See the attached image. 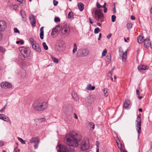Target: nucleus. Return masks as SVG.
I'll list each match as a JSON object with an SVG mask.
<instances>
[{
    "label": "nucleus",
    "mask_w": 152,
    "mask_h": 152,
    "mask_svg": "<svg viewBox=\"0 0 152 152\" xmlns=\"http://www.w3.org/2000/svg\"><path fill=\"white\" fill-rule=\"evenodd\" d=\"M81 136L75 133H70L67 134L64 138L65 143L67 145L73 147H77L78 145L79 142L81 140Z\"/></svg>",
    "instance_id": "f257e3e1"
},
{
    "label": "nucleus",
    "mask_w": 152,
    "mask_h": 152,
    "mask_svg": "<svg viewBox=\"0 0 152 152\" xmlns=\"http://www.w3.org/2000/svg\"><path fill=\"white\" fill-rule=\"evenodd\" d=\"M32 106L35 111L42 112L47 108L48 104L47 102L43 101H36L33 103Z\"/></svg>",
    "instance_id": "f03ea898"
},
{
    "label": "nucleus",
    "mask_w": 152,
    "mask_h": 152,
    "mask_svg": "<svg viewBox=\"0 0 152 152\" xmlns=\"http://www.w3.org/2000/svg\"><path fill=\"white\" fill-rule=\"evenodd\" d=\"M89 51L87 49L81 48L77 50L76 54V57L79 58L85 57L89 54Z\"/></svg>",
    "instance_id": "7ed1b4c3"
},
{
    "label": "nucleus",
    "mask_w": 152,
    "mask_h": 152,
    "mask_svg": "<svg viewBox=\"0 0 152 152\" xmlns=\"http://www.w3.org/2000/svg\"><path fill=\"white\" fill-rule=\"evenodd\" d=\"M95 17L97 20L100 22H103L104 21V16L103 14L101 12L100 9H96L94 11Z\"/></svg>",
    "instance_id": "20e7f679"
},
{
    "label": "nucleus",
    "mask_w": 152,
    "mask_h": 152,
    "mask_svg": "<svg viewBox=\"0 0 152 152\" xmlns=\"http://www.w3.org/2000/svg\"><path fill=\"white\" fill-rule=\"evenodd\" d=\"M89 147V145L88 140H83L81 142L80 147L81 151H85L88 149Z\"/></svg>",
    "instance_id": "39448f33"
},
{
    "label": "nucleus",
    "mask_w": 152,
    "mask_h": 152,
    "mask_svg": "<svg viewBox=\"0 0 152 152\" xmlns=\"http://www.w3.org/2000/svg\"><path fill=\"white\" fill-rule=\"evenodd\" d=\"M30 142L32 143H34V149H37L39 145V140L38 137H36L32 138L30 140Z\"/></svg>",
    "instance_id": "423d86ee"
},
{
    "label": "nucleus",
    "mask_w": 152,
    "mask_h": 152,
    "mask_svg": "<svg viewBox=\"0 0 152 152\" xmlns=\"http://www.w3.org/2000/svg\"><path fill=\"white\" fill-rule=\"evenodd\" d=\"M58 149L57 150L58 152H70V151L66 146L60 145L58 146Z\"/></svg>",
    "instance_id": "0eeeda50"
},
{
    "label": "nucleus",
    "mask_w": 152,
    "mask_h": 152,
    "mask_svg": "<svg viewBox=\"0 0 152 152\" xmlns=\"http://www.w3.org/2000/svg\"><path fill=\"white\" fill-rule=\"evenodd\" d=\"M58 45H56V48L59 52L62 51L63 48L64 47V42L62 40H59L58 42Z\"/></svg>",
    "instance_id": "6e6552de"
},
{
    "label": "nucleus",
    "mask_w": 152,
    "mask_h": 152,
    "mask_svg": "<svg viewBox=\"0 0 152 152\" xmlns=\"http://www.w3.org/2000/svg\"><path fill=\"white\" fill-rule=\"evenodd\" d=\"M141 118H137V120L136 121V122L137 123V125L136 126V129L137 131V132L139 134L138 138L139 137V134H140L141 133Z\"/></svg>",
    "instance_id": "1a4fd4ad"
},
{
    "label": "nucleus",
    "mask_w": 152,
    "mask_h": 152,
    "mask_svg": "<svg viewBox=\"0 0 152 152\" xmlns=\"http://www.w3.org/2000/svg\"><path fill=\"white\" fill-rule=\"evenodd\" d=\"M19 50L21 52V53L24 54V55H27L28 57L29 56V55L28 52L29 50V48L22 47L19 48Z\"/></svg>",
    "instance_id": "9d476101"
},
{
    "label": "nucleus",
    "mask_w": 152,
    "mask_h": 152,
    "mask_svg": "<svg viewBox=\"0 0 152 152\" xmlns=\"http://www.w3.org/2000/svg\"><path fill=\"white\" fill-rule=\"evenodd\" d=\"M62 111L66 114H69L71 112L70 105L69 104L64 105L62 110Z\"/></svg>",
    "instance_id": "9b49d317"
},
{
    "label": "nucleus",
    "mask_w": 152,
    "mask_h": 152,
    "mask_svg": "<svg viewBox=\"0 0 152 152\" xmlns=\"http://www.w3.org/2000/svg\"><path fill=\"white\" fill-rule=\"evenodd\" d=\"M1 86L4 88H10L12 87V85L7 82H4L0 83Z\"/></svg>",
    "instance_id": "f8f14e48"
},
{
    "label": "nucleus",
    "mask_w": 152,
    "mask_h": 152,
    "mask_svg": "<svg viewBox=\"0 0 152 152\" xmlns=\"http://www.w3.org/2000/svg\"><path fill=\"white\" fill-rule=\"evenodd\" d=\"M7 27V24L3 21H0V31H4Z\"/></svg>",
    "instance_id": "ddd939ff"
},
{
    "label": "nucleus",
    "mask_w": 152,
    "mask_h": 152,
    "mask_svg": "<svg viewBox=\"0 0 152 152\" xmlns=\"http://www.w3.org/2000/svg\"><path fill=\"white\" fill-rule=\"evenodd\" d=\"M130 105H131V101L130 100L128 99H126L123 104V108L127 109Z\"/></svg>",
    "instance_id": "4468645a"
},
{
    "label": "nucleus",
    "mask_w": 152,
    "mask_h": 152,
    "mask_svg": "<svg viewBox=\"0 0 152 152\" xmlns=\"http://www.w3.org/2000/svg\"><path fill=\"white\" fill-rule=\"evenodd\" d=\"M62 27H61L60 25H58L56 26L55 28H53L52 30V32L51 33V35H54L53 32H57L59 31L61 29Z\"/></svg>",
    "instance_id": "2eb2a0df"
},
{
    "label": "nucleus",
    "mask_w": 152,
    "mask_h": 152,
    "mask_svg": "<svg viewBox=\"0 0 152 152\" xmlns=\"http://www.w3.org/2000/svg\"><path fill=\"white\" fill-rule=\"evenodd\" d=\"M151 42H150V39L149 38H146L144 40V45L147 48L150 46V44H151Z\"/></svg>",
    "instance_id": "dca6fc26"
},
{
    "label": "nucleus",
    "mask_w": 152,
    "mask_h": 152,
    "mask_svg": "<svg viewBox=\"0 0 152 152\" xmlns=\"http://www.w3.org/2000/svg\"><path fill=\"white\" fill-rule=\"evenodd\" d=\"M32 47L35 50H36L38 52H40L41 51V49L39 45L37 44H36L32 46Z\"/></svg>",
    "instance_id": "f3484780"
},
{
    "label": "nucleus",
    "mask_w": 152,
    "mask_h": 152,
    "mask_svg": "<svg viewBox=\"0 0 152 152\" xmlns=\"http://www.w3.org/2000/svg\"><path fill=\"white\" fill-rule=\"evenodd\" d=\"M72 98L75 101H77V100H79V97L77 95V93L75 91H72Z\"/></svg>",
    "instance_id": "a211bd4d"
},
{
    "label": "nucleus",
    "mask_w": 152,
    "mask_h": 152,
    "mask_svg": "<svg viewBox=\"0 0 152 152\" xmlns=\"http://www.w3.org/2000/svg\"><path fill=\"white\" fill-rule=\"evenodd\" d=\"M138 69L140 70H145L149 69V67L146 65H140L138 67Z\"/></svg>",
    "instance_id": "6ab92c4d"
},
{
    "label": "nucleus",
    "mask_w": 152,
    "mask_h": 152,
    "mask_svg": "<svg viewBox=\"0 0 152 152\" xmlns=\"http://www.w3.org/2000/svg\"><path fill=\"white\" fill-rule=\"evenodd\" d=\"M20 14L22 18V20L24 21H26L27 20V18L25 12L23 10H21Z\"/></svg>",
    "instance_id": "aec40b11"
},
{
    "label": "nucleus",
    "mask_w": 152,
    "mask_h": 152,
    "mask_svg": "<svg viewBox=\"0 0 152 152\" xmlns=\"http://www.w3.org/2000/svg\"><path fill=\"white\" fill-rule=\"evenodd\" d=\"M0 119L6 121H8L9 120L8 117L6 116L3 114H0Z\"/></svg>",
    "instance_id": "412c9836"
},
{
    "label": "nucleus",
    "mask_w": 152,
    "mask_h": 152,
    "mask_svg": "<svg viewBox=\"0 0 152 152\" xmlns=\"http://www.w3.org/2000/svg\"><path fill=\"white\" fill-rule=\"evenodd\" d=\"M77 6L79 10L81 11H83L84 8V4L82 3H78Z\"/></svg>",
    "instance_id": "4be33fe9"
},
{
    "label": "nucleus",
    "mask_w": 152,
    "mask_h": 152,
    "mask_svg": "<svg viewBox=\"0 0 152 152\" xmlns=\"http://www.w3.org/2000/svg\"><path fill=\"white\" fill-rule=\"evenodd\" d=\"M143 37L141 35L137 37V42L139 43H142L144 42V40L143 39Z\"/></svg>",
    "instance_id": "5701e85b"
},
{
    "label": "nucleus",
    "mask_w": 152,
    "mask_h": 152,
    "mask_svg": "<svg viewBox=\"0 0 152 152\" xmlns=\"http://www.w3.org/2000/svg\"><path fill=\"white\" fill-rule=\"evenodd\" d=\"M127 57V52H125V53H123V56L122 57V60L124 62H125L126 61Z\"/></svg>",
    "instance_id": "b1692460"
},
{
    "label": "nucleus",
    "mask_w": 152,
    "mask_h": 152,
    "mask_svg": "<svg viewBox=\"0 0 152 152\" xmlns=\"http://www.w3.org/2000/svg\"><path fill=\"white\" fill-rule=\"evenodd\" d=\"M111 58L110 54L109 53H107L106 58V61L108 62H109L111 60Z\"/></svg>",
    "instance_id": "393cba45"
},
{
    "label": "nucleus",
    "mask_w": 152,
    "mask_h": 152,
    "mask_svg": "<svg viewBox=\"0 0 152 152\" xmlns=\"http://www.w3.org/2000/svg\"><path fill=\"white\" fill-rule=\"evenodd\" d=\"M19 58L22 60H24L25 58L28 57L27 55H24V54L21 53V55L19 56Z\"/></svg>",
    "instance_id": "a878e982"
},
{
    "label": "nucleus",
    "mask_w": 152,
    "mask_h": 152,
    "mask_svg": "<svg viewBox=\"0 0 152 152\" xmlns=\"http://www.w3.org/2000/svg\"><path fill=\"white\" fill-rule=\"evenodd\" d=\"M51 59L53 60L54 62L58 63V60L57 58L51 55Z\"/></svg>",
    "instance_id": "bb28decb"
},
{
    "label": "nucleus",
    "mask_w": 152,
    "mask_h": 152,
    "mask_svg": "<svg viewBox=\"0 0 152 152\" xmlns=\"http://www.w3.org/2000/svg\"><path fill=\"white\" fill-rule=\"evenodd\" d=\"M29 40L31 42V43L32 45V46L33 45H34L36 44V42L34 40V39L33 38H30Z\"/></svg>",
    "instance_id": "cd10ccee"
},
{
    "label": "nucleus",
    "mask_w": 152,
    "mask_h": 152,
    "mask_svg": "<svg viewBox=\"0 0 152 152\" xmlns=\"http://www.w3.org/2000/svg\"><path fill=\"white\" fill-rule=\"evenodd\" d=\"M36 121L39 122H44L45 121V118H41L39 119H36Z\"/></svg>",
    "instance_id": "c85d7f7f"
},
{
    "label": "nucleus",
    "mask_w": 152,
    "mask_h": 152,
    "mask_svg": "<svg viewBox=\"0 0 152 152\" xmlns=\"http://www.w3.org/2000/svg\"><path fill=\"white\" fill-rule=\"evenodd\" d=\"M77 47L75 43H74V48H73L72 52L73 53H75L77 50Z\"/></svg>",
    "instance_id": "c756f323"
},
{
    "label": "nucleus",
    "mask_w": 152,
    "mask_h": 152,
    "mask_svg": "<svg viewBox=\"0 0 152 152\" xmlns=\"http://www.w3.org/2000/svg\"><path fill=\"white\" fill-rule=\"evenodd\" d=\"M42 45L44 47V48L45 50H48V47L46 45L45 42H44L42 43Z\"/></svg>",
    "instance_id": "7c9ffc66"
},
{
    "label": "nucleus",
    "mask_w": 152,
    "mask_h": 152,
    "mask_svg": "<svg viewBox=\"0 0 152 152\" xmlns=\"http://www.w3.org/2000/svg\"><path fill=\"white\" fill-rule=\"evenodd\" d=\"M18 139L20 142H21L22 144H25L26 141H24L22 138H21L19 137H18Z\"/></svg>",
    "instance_id": "2f4dec72"
},
{
    "label": "nucleus",
    "mask_w": 152,
    "mask_h": 152,
    "mask_svg": "<svg viewBox=\"0 0 152 152\" xmlns=\"http://www.w3.org/2000/svg\"><path fill=\"white\" fill-rule=\"evenodd\" d=\"M89 127L92 128V129L93 130L94 129V123L91 122L89 124Z\"/></svg>",
    "instance_id": "473e14b6"
},
{
    "label": "nucleus",
    "mask_w": 152,
    "mask_h": 152,
    "mask_svg": "<svg viewBox=\"0 0 152 152\" xmlns=\"http://www.w3.org/2000/svg\"><path fill=\"white\" fill-rule=\"evenodd\" d=\"M100 31V29L99 28L97 27L95 28L94 30V33L95 34H97Z\"/></svg>",
    "instance_id": "72a5a7b5"
},
{
    "label": "nucleus",
    "mask_w": 152,
    "mask_h": 152,
    "mask_svg": "<svg viewBox=\"0 0 152 152\" xmlns=\"http://www.w3.org/2000/svg\"><path fill=\"white\" fill-rule=\"evenodd\" d=\"M5 49L4 48L1 46H0V51L1 52L4 53H5Z\"/></svg>",
    "instance_id": "f704fd0d"
},
{
    "label": "nucleus",
    "mask_w": 152,
    "mask_h": 152,
    "mask_svg": "<svg viewBox=\"0 0 152 152\" xmlns=\"http://www.w3.org/2000/svg\"><path fill=\"white\" fill-rule=\"evenodd\" d=\"M126 26H127V28L130 29L132 28V25L131 23H128L126 25Z\"/></svg>",
    "instance_id": "c9c22d12"
},
{
    "label": "nucleus",
    "mask_w": 152,
    "mask_h": 152,
    "mask_svg": "<svg viewBox=\"0 0 152 152\" xmlns=\"http://www.w3.org/2000/svg\"><path fill=\"white\" fill-rule=\"evenodd\" d=\"M60 19L58 17H56L54 18V21L55 22H60Z\"/></svg>",
    "instance_id": "e433bc0d"
},
{
    "label": "nucleus",
    "mask_w": 152,
    "mask_h": 152,
    "mask_svg": "<svg viewBox=\"0 0 152 152\" xmlns=\"http://www.w3.org/2000/svg\"><path fill=\"white\" fill-rule=\"evenodd\" d=\"M107 50L106 49H104L103 52H102V56H105L106 55V54L107 53Z\"/></svg>",
    "instance_id": "4c0bfd02"
},
{
    "label": "nucleus",
    "mask_w": 152,
    "mask_h": 152,
    "mask_svg": "<svg viewBox=\"0 0 152 152\" xmlns=\"http://www.w3.org/2000/svg\"><path fill=\"white\" fill-rule=\"evenodd\" d=\"M116 16L115 15H112L111 17L112 21L114 22L115 21Z\"/></svg>",
    "instance_id": "58836bf2"
},
{
    "label": "nucleus",
    "mask_w": 152,
    "mask_h": 152,
    "mask_svg": "<svg viewBox=\"0 0 152 152\" xmlns=\"http://www.w3.org/2000/svg\"><path fill=\"white\" fill-rule=\"evenodd\" d=\"M91 88V84H88L86 88V89L87 90H90Z\"/></svg>",
    "instance_id": "ea45409f"
},
{
    "label": "nucleus",
    "mask_w": 152,
    "mask_h": 152,
    "mask_svg": "<svg viewBox=\"0 0 152 152\" xmlns=\"http://www.w3.org/2000/svg\"><path fill=\"white\" fill-rule=\"evenodd\" d=\"M104 94V95L106 96H107L108 95V93L107 90L104 89L103 90Z\"/></svg>",
    "instance_id": "a19ab883"
},
{
    "label": "nucleus",
    "mask_w": 152,
    "mask_h": 152,
    "mask_svg": "<svg viewBox=\"0 0 152 152\" xmlns=\"http://www.w3.org/2000/svg\"><path fill=\"white\" fill-rule=\"evenodd\" d=\"M64 31L65 33H69V28L64 29Z\"/></svg>",
    "instance_id": "79ce46f5"
},
{
    "label": "nucleus",
    "mask_w": 152,
    "mask_h": 152,
    "mask_svg": "<svg viewBox=\"0 0 152 152\" xmlns=\"http://www.w3.org/2000/svg\"><path fill=\"white\" fill-rule=\"evenodd\" d=\"M44 33H40V37L41 39H42L44 38Z\"/></svg>",
    "instance_id": "37998d69"
},
{
    "label": "nucleus",
    "mask_w": 152,
    "mask_h": 152,
    "mask_svg": "<svg viewBox=\"0 0 152 152\" xmlns=\"http://www.w3.org/2000/svg\"><path fill=\"white\" fill-rule=\"evenodd\" d=\"M63 28V29H64L69 28V26L67 24H65L64 25Z\"/></svg>",
    "instance_id": "c03bdc74"
},
{
    "label": "nucleus",
    "mask_w": 152,
    "mask_h": 152,
    "mask_svg": "<svg viewBox=\"0 0 152 152\" xmlns=\"http://www.w3.org/2000/svg\"><path fill=\"white\" fill-rule=\"evenodd\" d=\"M58 3V2L57 1L54 0L53 1V4L55 6H56Z\"/></svg>",
    "instance_id": "a18cd8bd"
},
{
    "label": "nucleus",
    "mask_w": 152,
    "mask_h": 152,
    "mask_svg": "<svg viewBox=\"0 0 152 152\" xmlns=\"http://www.w3.org/2000/svg\"><path fill=\"white\" fill-rule=\"evenodd\" d=\"M96 5L97 7L98 8H102V6L100 5L98 2H97Z\"/></svg>",
    "instance_id": "49530a36"
},
{
    "label": "nucleus",
    "mask_w": 152,
    "mask_h": 152,
    "mask_svg": "<svg viewBox=\"0 0 152 152\" xmlns=\"http://www.w3.org/2000/svg\"><path fill=\"white\" fill-rule=\"evenodd\" d=\"M30 19L32 21L36 20L35 17L33 15H32V16L30 18Z\"/></svg>",
    "instance_id": "de8ad7c7"
},
{
    "label": "nucleus",
    "mask_w": 152,
    "mask_h": 152,
    "mask_svg": "<svg viewBox=\"0 0 152 152\" xmlns=\"http://www.w3.org/2000/svg\"><path fill=\"white\" fill-rule=\"evenodd\" d=\"M71 14H72V12H69L68 15V18H71Z\"/></svg>",
    "instance_id": "09e8293b"
},
{
    "label": "nucleus",
    "mask_w": 152,
    "mask_h": 152,
    "mask_svg": "<svg viewBox=\"0 0 152 152\" xmlns=\"http://www.w3.org/2000/svg\"><path fill=\"white\" fill-rule=\"evenodd\" d=\"M113 69H112V70L110 71V72H108V75L109 76H112V73H113Z\"/></svg>",
    "instance_id": "8fccbe9b"
},
{
    "label": "nucleus",
    "mask_w": 152,
    "mask_h": 152,
    "mask_svg": "<svg viewBox=\"0 0 152 152\" xmlns=\"http://www.w3.org/2000/svg\"><path fill=\"white\" fill-rule=\"evenodd\" d=\"M14 31L15 33H20V32L18 30L17 28H15L14 29Z\"/></svg>",
    "instance_id": "3c124183"
},
{
    "label": "nucleus",
    "mask_w": 152,
    "mask_h": 152,
    "mask_svg": "<svg viewBox=\"0 0 152 152\" xmlns=\"http://www.w3.org/2000/svg\"><path fill=\"white\" fill-rule=\"evenodd\" d=\"M90 98V97H88L86 99V100H85V101H86V103H91V102L90 101H88V100Z\"/></svg>",
    "instance_id": "603ef678"
},
{
    "label": "nucleus",
    "mask_w": 152,
    "mask_h": 152,
    "mask_svg": "<svg viewBox=\"0 0 152 152\" xmlns=\"http://www.w3.org/2000/svg\"><path fill=\"white\" fill-rule=\"evenodd\" d=\"M32 25L34 26H35L36 24V20L33 21L31 22Z\"/></svg>",
    "instance_id": "864d4df0"
},
{
    "label": "nucleus",
    "mask_w": 152,
    "mask_h": 152,
    "mask_svg": "<svg viewBox=\"0 0 152 152\" xmlns=\"http://www.w3.org/2000/svg\"><path fill=\"white\" fill-rule=\"evenodd\" d=\"M20 151V150L19 149H18L17 148H15L14 149V151L13 152H19Z\"/></svg>",
    "instance_id": "5fc2aeb1"
},
{
    "label": "nucleus",
    "mask_w": 152,
    "mask_h": 152,
    "mask_svg": "<svg viewBox=\"0 0 152 152\" xmlns=\"http://www.w3.org/2000/svg\"><path fill=\"white\" fill-rule=\"evenodd\" d=\"M116 12V10L115 5L114 6V7L113 9V14H115Z\"/></svg>",
    "instance_id": "6e6d98bb"
},
{
    "label": "nucleus",
    "mask_w": 152,
    "mask_h": 152,
    "mask_svg": "<svg viewBox=\"0 0 152 152\" xmlns=\"http://www.w3.org/2000/svg\"><path fill=\"white\" fill-rule=\"evenodd\" d=\"M5 110V107H3L0 110V113H3L4 112Z\"/></svg>",
    "instance_id": "4d7b16f0"
},
{
    "label": "nucleus",
    "mask_w": 152,
    "mask_h": 152,
    "mask_svg": "<svg viewBox=\"0 0 152 152\" xmlns=\"http://www.w3.org/2000/svg\"><path fill=\"white\" fill-rule=\"evenodd\" d=\"M43 29H44V27H42L40 29V33H44Z\"/></svg>",
    "instance_id": "13d9d810"
},
{
    "label": "nucleus",
    "mask_w": 152,
    "mask_h": 152,
    "mask_svg": "<svg viewBox=\"0 0 152 152\" xmlns=\"http://www.w3.org/2000/svg\"><path fill=\"white\" fill-rule=\"evenodd\" d=\"M112 34L110 33L107 36V37L108 39H109L111 37Z\"/></svg>",
    "instance_id": "bf43d9fd"
},
{
    "label": "nucleus",
    "mask_w": 152,
    "mask_h": 152,
    "mask_svg": "<svg viewBox=\"0 0 152 152\" xmlns=\"http://www.w3.org/2000/svg\"><path fill=\"white\" fill-rule=\"evenodd\" d=\"M104 13H106L107 11V8L106 7H104Z\"/></svg>",
    "instance_id": "052dcab7"
},
{
    "label": "nucleus",
    "mask_w": 152,
    "mask_h": 152,
    "mask_svg": "<svg viewBox=\"0 0 152 152\" xmlns=\"http://www.w3.org/2000/svg\"><path fill=\"white\" fill-rule=\"evenodd\" d=\"M101 36H102V34H101V33H100L99 34V38H98V40H100V38L101 37Z\"/></svg>",
    "instance_id": "680f3d73"
},
{
    "label": "nucleus",
    "mask_w": 152,
    "mask_h": 152,
    "mask_svg": "<svg viewBox=\"0 0 152 152\" xmlns=\"http://www.w3.org/2000/svg\"><path fill=\"white\" fill-rule=\"evenodd\" d=\"M136 91L137 94L139 96L140 94V93H139V90H138V89H137Z\"/></svg>",
    "instance_id": "e2e57ef3"
},
{
    "label": "nucleus",
    "mask_w": 152,
    "mask_h": 152,
    "mask_svg": "<svg viewBox=\"0 0 152 152\" xmlns=\"http://www.w3.org/2000/svg\"><path fill=\"white\" fill-rule=\"evenodd\" d=\"M117 145L118 146V147L119 148H121L122 147V145L121 144H120V145H119L118 143L117 142Z\"/></svg>",
    "instance_id": "0e129e2a"
},
{
    "label": "nucleus",
    "mask_w": 152,
    "mask_h": 152,
    "mask_svg": "<svg viewBox=\"0 0 152 152\" xmlns=\"http://www.w3.org/2000/svg\"><path fill=\"white\" fill-rule=\"evenodd\" d=\"M135 18L134 16L133 15H132L131 16V19L132 20H134Z\"/></svg>",
    "instance_id": "69168bd1"
},
{
    "label": "nucleus",
    "mask_w": 152,
    "mask_h": 152,
    "mask_svg": "<svg viewBox=\"0 0 152 152\" xmlns=\"http://www.w3.org/2000/svg\"><path fill=\"white\" fill-rule=\"evenodd\" d=\"M74 118L76 119H77L78 118V117H77V115H76V114L75 113H74Z\"/></svg>",
    "instance_id": "338daca9"
},
{
    "label": "nucleus",
    "mask_w": 152,
    "mask_h": 152,
    "mask_svg": "<svg viewBox=\"0 0 152 152\" xmlns=\"http://www.w3.org/2000/svg\"><path fill=\"white\" fill-rule=\"evenodd\" d=\"M2 34L1 33V32L0 31V41H1L2 39Z\"/></svg>",
    "instance_id": "774afa93"
}]
</instances>
